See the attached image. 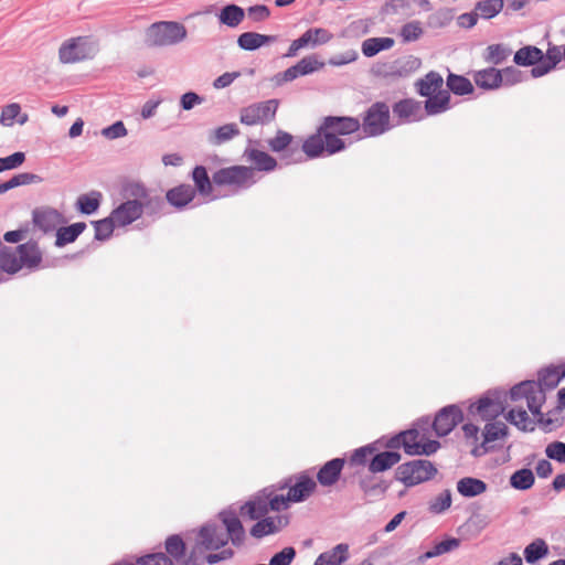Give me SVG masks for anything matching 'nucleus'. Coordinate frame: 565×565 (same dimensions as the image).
Returning <instances> with one entry per match:
<instances>
[{
    "instance_id": "obj_1",
    "label": "nucleus",
    "mask_w": 565,
    "mask_h": 565,
    "mask_svg": "<svg viewBox=\"0 0 565 565\" xmlns=\"http://www.w3.org/2000/svg\"><path fill=\"white\" fill-rule=\"evenodd\" d=\"M220 518L223 525L207 523L199 529L191 553L182 565H199V559L206 552L224 547L228 540L235 546H241L244 543L245 530L236 513L223 511L220 513Z\"/></svg>"
},
{
    "instance_id": "obj_2",
    "label": "nucleus",
    "mask_w": 565,
    "mask_h": 565,
    "mask_svg": "<svg viewBox=\"0 0 565 565\" xmlns=\"http://www.w3.org/2000/svg\"><path fill=\"white\" fill-rule=\"evenodd\" d=\"M565 376V369L563 367H547L540 372L539 382L525 381L510 391V396L513 402L524 399L529 411L533 416L541 420V407L545 402V390H553Z\"/></svg>"
},
{
    "instance_id": "obj_3",
    "label": "nucleus",
    "mask_w": 565,
    "mask_h": 565,
    "mask_svg": "<svg viewBox=\"0 0 565 565\" xmlns=\"http://www.w3.org/2000/svg\"><path fill=\"white\" fill-rule=\"evenodd\" d=\"M186 39V26L179 21H158L145 31V43L151 49L177 46Z\"/></svg>"
},
{
    "instance_id": "obj_4",
    "label": "nucleus",
    "mask_w": 565,
    "mask_h": 565,
    "mask_svg": "<svg viewBox=\"0 0 565 565\" xmlns=\"http://www.w3.org/2000/svg\"><path fill=\"white\" fill-rule=\"evenodd\" d=\"M420 66V60L408 55L398 57L394 61L377 62L371 67V74L374 77L396 82L405 78L416 72Z\"/></svg>"
},
{
    "instance_id": "obj_5",
    "label": "nucleus",
    "mask_w": 565,
    "mask_h": 565,
    "mask_svg": "<svg viewBox=\"0 0 565 565\" xmlns=\"http://www.w3.org/2000/svg\"><path fill=\"white\" fill-rule=\"evenodd\" d=\"M97 52L98 44L90 36H76L62 43L58 58L63 64H74L93 58Z\"/></svg>"
},
{
    "instance_id": "obj_6",
    "label": "nucleus",
    "mask_w": 565,
    "mask_h": 565,
    "mask_svg": "<svg viewBox=\"0 0 565 565\" xmlns=\"http://www.w3.org/2000/svg\"><path fill=\"white\" fill-rule=\"evenodd\" d=\"M437 473L435 466L425 459H416L401 465L396 470L399 481L411 487L431 479Z\"/></svg>"
},
{
    "instance_id": "obj_7",
    "label": "nucleus",
    "mask_w": 565,
    "mask_h": 565,
    "mask_svg": "<svg viewBox=\"0 0 565 565\" xmlns=\"http://www.w3.org/2000/svg\"><path fill=\"white\" fill-rule=\"evenodd\" d=\"M278 106V99H268L250 104L241 109L239 121L246 126L269 124L275 119Z\"/></svg>"
},
{
    "instance_id": "obj_8",
    "label": "nucleus",
    "mask_w": 565,
    "mask_h": 565,
    "mask_svg": "<svg viewBox=\"0 0 565 565\" xmlns=\"http://www.w3.org/2000/svg\"><path fill=\"white\" fill-rule=\"evenodd\" d=\"M213 182L217 185L248 188L256 182L255 171L244 166L223 168L213 174Z\"/></svg>"
},
{
    "instance_id": "obj_9",
    "label": "nucleus",
    "mask_w": 565,
    "mask_h": 565,
    "mask_svg": "<svg viewBox=\"0 0 565 565\" xmlns=\"http://www.w3.org/2000/svg\"><path fill=\"white\" fill-rule=\"evenodd\" d=\"M390 128V108L385 103H375L366 111L363 129L369 136H379Z\"/></svg>"
},
{
    "instance_id": "obj_10",
    "label": "nucleus",
    "mask_w": 565,
    "mask_h": 565,
    "mask_svg": "<svg viewBox=\"0 0 565 565\" xmlns=\"http://www.w3.org/2000/svg\"><path fill=\"white\" fill-rule=\"evenodd\" d=\"M462 420V412L456 405L444 407L435 417L434 430L440 437L448 435Z\"/></svg>"
},
{
    "instance_id": "obj_11",
    "label": "nucleus",
    "mask_w": 565,
    "mask_h": 565,
    "mask_svg": "<svg viewBox=\"0 0 565 565\" xmlns=\"http://www.w3.org/2000/svg\"><path fill=\"white\" fill-rule=\"evenodd\" d=\"M117 226H126L141 216V200L132 199L121 203L109 215Z\"/></svg>"
},
{
    "instance_id": "obj_12",
    "label": "nucleus",
    "mask_w": 565,
    "mask_h": 565,
    "mask_svg": "<svg viewBox=\"0 0 565 565\" xmlns=\"http://www.w3.org/2000/svg\"><path fill=\"white\" fill-rule=\"evenodd\" d=\"M471 413L478 415L483 420H492L504 412V405L498 394L487 395L471 406Z\"/></svg>"
},
{
    "instance_id": "obj_13",
    "label": "nucleus",
    "mask_w": 565,
    "mask_h": 565,
    "mask_svg": "<svg viewBox=\"0 0 565 565\" xmlns=\"http://www.w3.org/2000/svg\"><path fill=\"white\" fill-rule=\"evenodd\" d=\"M508 435V426L501 422H490L486 424L482 436L483 441L472 450L473 456H482L487 454L491 446L490 444L503 439Z\"/></svg>"
},
{
    "instance_id": "obj_14",
    "label": "nucleus",
    "mask_w": 565,
    "mask_h": 565,
    "mask_svg": "<svg viewBox=\"0 0 565 565\" xmlns=\"http://www.w3.org/2000/svg\"><path fill=\"white\" fill-rule=\"evenodd\" d=\"M288 523L287 515L268 516L254 524L250 529V535L260 539L281 531Z\"/></svg>"
},
{
    "instance_id": "obj_15",
    "label": "nucleus",
    "mask_w": 565,
    "mask_h": 565,
    "mask_svg": "<svg viewBox=\"0 0 565 565\" xmlns=\"http://www.w3.org/2000/svg\"><path fill=\"white\" fill-rule=\"evenodd\" d=\"M323 129H329L337 135H350L360 128V121L353 117H326Z\"/></svg>"
},
{
    "instance_id": "obj_16",
    "label": "nucleus",
    "mask_w": 565,
    "mask_h": 565,
    "mask_svg": "<svg viewBox=\"0 0 565 565\" xmlns=\"http://www.w3.org/2000/svg\"><path fill=\"white\" fill-rule=\"evenodd\" d=\"M245 10L234 3L226 4L218 10L216 18L220 24L236 29L245 19Z\"/></svg>"
},
{
    "instance_id": "obj_17",
    "label": "nucleus",
    "mask_w": 565,
    "mask_h": 565,
    "mask_svg": "<svg viewBox=\"0 0 565 565\" xmlns=\"http://www.w3.org/2000/svg\"><path fill=\"white\" fill-rule=\"evenodd\" d=\"M277 41L276 35H266L257 32H244L237 38V45L245 51H255L264 45Z\"/></svg>"
},
{
    "instance_id": "obj_18",
    "label": "nucleus",
    "mask_w": 565,
    "mask_h": 565,
    "mask_svg": "<svg viewBox=\"0 0 565 565\" xmlns=\"http://www.w3.org/2000/svg\"><path fill=\"white\" fill-rule=\"evenodd\" d=\"M344 467V460L340 458L332 459L324 463L318 471L317 479L321 486L330 487L334 484Z\"/></svg>"
},
{
    "instance_id": "obj_19",
    "label": "nucleus",
    "mask_w": 565,
    "mask_h": 565,
    "mask_svg": "<svg viewBox=\"0 0 565 565\" xmlns=\"http://www.w3.org/2000/svg\"><path fill=\"white\" fill-rule=\"evenodd\" d=\"M349 558V545L340 543L330 551L321 553L313 565H341Z\"/></svg>"
},
{
    "instance_id": "obj_20",
    "label": "nucleus",
    "mask_w": 565,
    "mask_h": 565,
    "mask_svg": "<svg viewBox=\"0 0 565 565\" xmlns=\"http://www.w3.org/2000/svg\"><path fill=\"white\" fill-rule=\"evenodd\" d=\"M15 249L19 256L21 267H36L42 260L41 252L38 247V244L34 242L21 244Z\"/></svg>"
},
{
    "instance_id": "obj_21",
    "label": "nucleus",
    "mask_w": 565,
    "mask_h": 565,
    "mask_svg": "<svg viewBox=\"0 0 565 565\" xmlns=\"http://www.w3.org/2000/svg\"><path fill=\"white\" fill-rule=\"evenodd\" d=\"M473 79L477 86L481 88L494 89L503 83V75L501 71L490 67L476 72Z\"/></svg>"
},
{
    "instance_id": "obj_22",
    "label": "nucleus",
    "mask_w": 565,
    "mask_h": 565,
    "mask_svg": "<svg viewBox=\"0 0 565 565\" xmlns=\"http://www.w3.org/2000/svg\"><path fill=\"white\" fill-rule=\"evenodd\" d=\"M395 44L394 39L383 38H369L361 44L362 54L366 57H373L382 51L391 50Z\"/></svg>"
},
{
    "instance_id": "obj_23",
    "label": "nucleus",
    "mask_w": 565,
    "mask_h": 565,
    "mask_svg": "<svg viewBox=\"0 0 565 565\" xmlns=\"http://www.w3.org/2000/svg\"><path fill=\"white\" fill-rule=\"evenodd\" d=\"M488 489V486L484 481L472 478V477H465L461 478L457 482V491L466 498H472L480 495L484 493Z\"/></svg>"
},
{
    "instance_id": "obj_24",
    "label": "nucleus",
    "mask_w": 565,
    "mask_h": 565,
    "mask_svg": "<svg viewBox=\"0 0 565 565\" xmlns=\"http://www.w3.org/2000/svg\"><path fill=\"white\" fill-rule=\"evenodd\" d=\"M316 489V482L308 477H300L295 486L288 490V497L291 502H300L308 498Z\"/></svg>"
},
{
    "instance_id": "obj_25",
    "label": "nucleus",
    "mask_w": 565,
    "mask_h": 565,
    "mask_svg": "<svg viewBox=\"0 0 565 565\" xmlns=\"http://www.w3.org/2000/svg\"><path fill=\"white\" fill-rule=\"evenodd\" d=\"M102 200L103 194L99 191L81 194L76 200V209L82 214L92 215L99 209Z\"/></svg>"
},
{
    "instance_id": "obj_26",
    "label": "nucleus",
    "mask_w": 565,
    "mask_h": 565,
    "mask_svg": "<svg viewBox=\"0 0 565 565\" xmlns=\"http://www.w3.org/2000/svg\"><path fill=\"white\" fill-rule=\"evenodd\" d=\"M194 198V189L189 184H181L167 193L169 203L177 207H183Z\"/></svg>"
},
{
    "instance_id": "obj_27",
    "label": "nucleus",
    "mask_w": 565,
    "mask_h": 565,
    "mask_svg": "<svg viewBox=\"0 0 565 565\" xmlns=\"http://www.w3.org/2000/svg\"><path fill=\"white\" fill-rule=\"evenodd\" d=\"M32 218L36 227L44 232H50L56 225L58 212L54 209L34 210Z\"/></svg>"
},
{
    "instance_id": "obj_28",
    "label": "nucleus",
    "mask_w": 565,
    "mask_h": 565,
    "mask_svg": "<svg viewBox=\"0 0 565 565\" xmlns=\"http://www.w3.org/2000/svg\"><path fill=\"white\" fill-rule=\"evenodd\" d=\"M401 460V455L395 451H384L375 455L370 462L369 469L372 472H382Z\"/></svg>"
},
{
    "instance_id": "obj_29",
    "label": "nucleus",
    "mask_w": 565,
    "mask_h": 565,
    "mask_svg": "<svg viewBox=\"0 0 565 565\" xmlns=\"http://www.w3.org/2000/svg\"><path fill=\"white\" fill-rule=\"evenodd\" d=\"M248 161H250L255 168L259 171H273L277 167L275 158L269 156L267 152L250 149L245 152Z\"/></svg>"
},
{
    "instance_id": "obj_30",
    "label": "nucleus",
    "mask_w": 565,
    "mask_h": 565,
    "mask_svg": "<svg viewBox=\"0 0 565 565\" xmlns=\"http://www.w3.org/2000/svg\"><path fill=\"white\" fill-rule=\"evenodd\" d=\"M269 511L268 500L266 497H258L241 507L242 515H246L252 520L263 518Z\"/></svg>"
},
{
    "instance_id": "obj_31",
    "label": "nucleus",
    "mask_w": 565,
    "mask_h": 565,
    "mask_svg": "<svg viewBox=\"0 0 565 565\" xmlns=\"http://www.w3.org/2000/svg\"><path fill=\"white\" fill-rule=\"evenodd\" d=\"M86 223L77 222L66 227H61L56 233L55 245L62 247L66 244L73 243L85 231Z\"/></svg>"
},
{
    "instance_id": "obj_32",
    "label": "nucleus",
    "mask_w": 565,
    "mask_h": 565,
    "mask_svg": "<svg viewBox=\"0 0 565 565\" xmlns=\"http://www.w3.org/2000/svg\"><path fill=\"white\" fill-rule=\"evenodd\" d=\"M443 84L444 79L440 74L437 72H429L417 83L418 92L422 96H430L433 94H437L438 92H443Z\"/></svg>"
},
{
    "instance_id": "obj_33",
    "label": "nucleus",
    "mask_w": 565,
    "mask_h": 565,
    "mask_svg": "<svg viewBox=\"0 0 565 565\" xmlns=\"http://www.w3.org/2000/svg\"><path fill=\"white\" fill-rule=\"evenodd\" d=\"M427 97L425 109L428 115H437L449 108L450 95L448 90L438 92Z\"/></svg>"
},
{
    "instance_id": "obj_34",
    "label": "nucleus",
    "mask_w": 565,
    "mask_h": 565,
    "mask_svg": "<svg viewBox=\"0 0 565 565\" xmlns=\"http://www.w3.org/2000/svg\"><path fill=\"white\" fill-rule=\"evenodd\" d=\"M503 7V0H481L476 3L475 10L480 19L489 20L498 15Z\"/></svg>"
},
{
    "instance_id": "obj_35",
    "label": "nucleus",
    "mask_w": 565,
    "mask_h": 565,
    "mask_svg": "<svg viewBox=\"0 0 565 565\" xmlns=\"http://www.w3.org/2000/svg\"><path fill=\"white\" fill-rule=\"evenodd\" d=\"M509 481L513 489L525 491L533 487L535 477L531 469L522 468L513 472Z\"/></svg>"
},
{
    "instance_id": "obj_36",
    "label": "nucleus",
    "mask_w": 565,
    "mask_h": 565,
    "mask_svg": "<svg viewBox=\"0 0 565 565\" xmlns=\"http://www.w3.org/2000/svg\"><path fill=\"white\" fill-rule=\"evenodd\" d=\"M507 420L523 431L533 430L534 424L527 415L523 406L512 408L508 415Z\"/></svg>"
},
{
    "instance_id": "obj_37",
    "label": "nucleus",
    "mask_w": 565,
    "mask_h": 565,
    "mask_svg": "<svg viewBox=\"0 0 565 565\" xmlns=\"http://www.w3.org/2000/svg\"><path fill=\"white\" fill-rule=\"evenodd\" d=\"M541 60H543V52L536 46H524L514 54V62L522 66L534 65Z\"/></svg>"
},
{
    "instance_id": "obj_38",
    "label": "nucleus",
    "mask_w": 565,
    "mask_h": 565,
    "mask_svg": "<svg viewBox=\"0 0 565 565\" xmlns=\"http://www.w3.org/2000/svg\"><path fill=\"white\" fill-rule=\"evenodd\" d=\"M0 268L9 274L19 271L22 267L19 262L17 249L2 247L0 250Z\"/></svg>"
},
{
    "instance_id": "obj_39",
    "label": "nucleus",
    "mask_w": 565,
    "mask_h": 565,
    "mask_svg": "<svg viewBox=\"0 0 565 565\" xmlns=\"http://www.w3.org/2000/svg\"><path fill=\"white\" fill-rule=\"evenodd\" d=\"M460 545V541L456 537H450L436 543L430 550L424 553L419 559L426 561L433 557H437L456 550Z\"/></svg>"
},
{
    "instance_id": "obj_40",
    "label": "nucleus",
    "mask_w": 565,
    "mask_h": 565,
    "mask_svg": "<svg viewBox=\"0 0 565 565\" xmlns=\"http://www.w3.org/2000/svg\"><path fill=\"white\" fill-rule=\"evenodd\" d=\"M548 554V546L543 539H536L524 548V558L533 564Z\"/></svg>"
},
{
    "instance_id": "obj_41",
    "label": "nucleus",
    "mask_w": 565,
    "mask_h": 565,
    "mask_svg": "<svg viewBox=\"0 0 565 565\" xmlns=\"http://www.w3.org/2000/svg\"><path fill=\"white\" fill-rule=\"evenodd\" d=\"M419 109V105L414 100L404 99L395 104L393 113L405 121H414Z\"/></svg>"
},
{
    "instance_id": "obj_42",
    "label": "nucleus",
    "mask_w": 565,
    "mask_h": 565,
    "mask_svg": "<svg viewBox=\"0 0 565 565\" xmlns=\"http://www.w3.org/2000/svg\"><path fill=\"white\" fill-rule=\"evenodd\" d=\"M302 150L309 158L319 157L324 152L323 138L320 129L317 134L305 140Z\"/></svg>"
},
{
    "instance_id": "obj_43",
    "label": "nucleus",
    "mask_w": 565,
    "mask_h": 565,
    "mask_svg": "<svg viewBox=\"0 0 565 565\" xmlns=\"http://www.w3.org/2000/svg\"><path fill=\"white\" fill-rule=\"evenodd\" d=\"M447 86L456 95H466L473 90V86L468 78L455 74L448 75Z\"/></svg>"
},
{
    "instance_id": "obj_44",
    "label": "nucleus",
    "mask_w": 565,
    "mask_h": 565,
    "mask_svg": "<svg viewBox=\"0 0 565 565\" xmlns=\"http://www.w3.org/2000/svg\"><path fill=\"white\" fill-rule=\"evenodd\" d=\"M192 178L195 183V186L200 194L209 195L212 192V183L207 175L206 169L202 166H198L194 168L192 172Z\"/></svg>"
},
{
    "instance_id": "obj_45",
    "label": "nucleus",
    "mask_w": 565,
    "mask_h": 565,
    "mask_svg": "<svg viewBox=\"0 0 565 565\" xmlns=\"http://www.w3.org/2000/svg\"><path fill=\"white\" fill-rule=\"evenodd\" d=\"M320 130L323 138L324 152L328 154H333L344 149V142L338 137L337 134L329 129H323V125H321Z\"/></svg>"
},
{
    "instance_id": "obj_46",
    "label": "nucleus",
    "mask_w": 565,
    "mask_h": 565,
    "mask_svg": "<svg viewBox=\"0 0 565 565\" xmlns=\"http://www.w3.org/2000/svg\"><path fill=\"white\" fill-rule=\"evenodd\" d=\"M424 33L419 21H411L404 24L399 30V36L405 43L417 41Z\"/></svg>"
},
{
    "instance_id": "obj_47",
    "label": "nucleus",
    "mask_w": 565,
    "mask_h": 565,
    "mask_svg": "<svg viewBox=\"0 0 565 565\" xmlns=\"http://www.w3.org/2000/svg\"><path fill=\"white\" fill-rule=\"evenodd\" d=\"M93 225L95 227V239L97 241L108 239L113 235L115 226H117L110 216L95 221Z\"/></svg>"
},
{
    "instance_id": "obj_48",
    "label": "nucleus",
    "mask_w": 565,
    "mask_h": 565,
    "mask_svg": "<svg viewBox=\"0 0 565 565\" xmlns=\"http://www.w3.org/2000/svg\"><path fill=\"white\" fill-rule=\"evenodd\" d=\"M301 76L312 74L324 66V62L319 61L316 55H309L301 58L297 64Z\"/></svg>"
},
{
    "instance_id": "obj_49",
    "label": "nucleus",
    "mask_w": 565,
    "mask_h": 565,
    "mask_svg": "<svg viewBox=\"0 0 565 565\" xmlns=\"http://www.w3.org/2000/svg\"><path fill=\"white\" fill-rule=\"evenodd\" d=\"M451 505V492L444 490L429 502V511L435 514L445 512Z\"/></svg>"
},
{
    "instance_id": "obj_50",
    "label": "nucleus",
    "mask_w": 565,
    "mask_h": 565,
    "mask_svg": "<svg viewBox=\"0 0 565 565\" xmlns=\"http://www.w3.org/2000/svg\"><path fill=\"white\" fill-rule=\"evenodd\" d=\"M239 130L236 124H226L214 130V137L212 142L221 145L237 136Z\"/></svg>"
},
{
    "instance_id": "obj_51",
    "label": "nucleus",
    "mask_w": 565,
    "mask_h": 565,
    "mask_svg": "<svg viewBox=\"0 0 565 565\" xmlns=\"http://www.w3.org/2000/svg\"><path fill=\"white\" fill-rule=\"evenodd\" d=\"M451 20V11L448 9H440L428 17L427 25L429 28L439 29L449 24Z\"/></svg>"
},
{
    "instance_id": "obj_52",
    "label": "nucleus",
    "mask_w": 565,
    "mask_h": 565,
    "mask_svg": "<svg viewBox=\"0 0 565 565\" xmlns=\"http://www.w3.org/2000/svg\"><path fill=\"white\" fill-rule=\"evenodd\" d=\"M166 550L170 556L179 559L184 555L185 544L179 535H171L166 541Z\"/></svg>"
},
{
    "instance_id": "obj_53",
    "label": "nucleus",
    "mask_w": 565,
    "mask_h": 565,
    "mask_svg": "<svg viewBox=\"0 0 565 565\" xmlns=\"http://www.w3.org/2000/svg\"><path fill=\"white\" fill-rule=\"evenodd\" d=\"M510 54V51L501 44H492L487 47L486 60L493 64L502 63Z\"/></svg>"
},
{
    "instance_id": "obj_54",
    "label": "nucleus",
    "mask_w": 565,
    "mask_h": 565,
    "mask_svg": "<svg viewBox=\"0 0 565 565\" xmlns=\"http://www.w3.org/2000/svg\"><path fill=\"white\" fill-rule=\"evenodd\" d=\"M411 0H390L383 7L385 14H408Z\"/></svg>"
},
{
    "instance_id": "obj_55",
    "label": "nucleus",
    "mask_w": 565,
    "mask_h": 565,
    "mask_svg": "<svg viewBox=\"0 0 565 565\" xmlns=\"http://www.w3.org/2000/svg\"><path fill=\"white\" fill-rule=\"evenodd\" d=\"M292 136L286 131L279 130L275 138L268 141L270 149L275 152L286 150L292 142Z\"/></svg>"
},
{
    "instance_id": "obj_56",
    "label": "nucleus",
    "mask_w": 565,
    "mask_h": 565,
    "mask_svg": "<svg viewBox=\"0 0 565 565\" xmlns=\"http://www.w3.org/2000/svg\"><path fill=\"white\" fill-rule=\"evenodd\" d=\"M360 487L367 497L383 495L387 489L386 484L374 480H362Z\"/></svg>"
},
{
    "instance_id": "obj_57",
    "label": "nucleus",
    "mask_w": 565,
    "mask_h": 565,
    "mask_svg": "<svg viewBox=\"0 0 565 565\" xmlns=\"http://www.w3.org/2000/svg\"><path fill=\"white\" fill-rule=\"evenodd\" d=\"M547 458L561 463H565V443L552 441L545 448Z\"/></svg>"
},
{
    "instance_id": "obj_58",
    "label": "nucleus",
    "mask_w": 565,
    "mask_h": 565,
    "mask_svg": "<svg viewBox=\"0 0 565 565\" xmlns=\"http://www.w3.org/2000/svg\"><path fill=\"white\" fill-rule=\"evenodd\" d=\"M25 161L24 152L18 151L8 157L0 158V172L20 167Z\"/></svg>"
},
{
    "instance_id": "obj_59",
    "label": "nucleus",
    "mask_w": 565,
    "mask_h": 565,
    "mask_svg": "<svg viewBox=\"0 0 565 565\" xmlns=\"http://www.w3.org/2000/svg\"><path fill=\"white\" fill-rule=\"evenodd\" d=\"M295 556L296 551L294 547H285L270 558L269 565H290Z\"/></svg>"
},
{
    "instance_id": "obj_60",
    "label": "nucleus",
    "mask_w": 565,
    "mask_h": 565,
    "mask_svg": "<svg viewBox=\"0 0 565 565\" xmlns=\"http://www.w3.org/2000/svg\"><path fill=\"white\" fill-rule=\"evenodd\" d=\"M439 447H440V444L436 440H429L424 444L419 443L418 445L408 446L409 449H413V450L408 451V455H411V456H414V455L429 456V455H433L434 452H436Z\"/></svg>"
},
{
    "instance_id": "obj_61",
    "label": "nucleus",
    "mask_w": 565,
    "mask_h": 565,
    "mask_svg": "<svg viewBox=\"0 0 565 565\" xmlns=\"http://www.w3.org/2000/svg\"><path fill=\"white\" fill-rule=\"evenodd\" d=\"M21 113V107L17 103L9 104L2 108L1 121L6 126H12Z\"/></svg>"
},
{
    "instance_id": "obj_62",
    "label": "nucleus",
    "mask_w": 565,
    "mask_h": 565,
    "mask_svg": "<svg viewBox=\"0 0 565 565\" xmlns=\"http://www.w3.org/2000/svg\"><path fill=\"white\" fill-rule=\"evenodd\" d=\"M121 195L124 199L131 200L141 198V183L135 181H125L121 186Z\"/></svg>"
},
{
    "instance_id": "obj_63",
    "label": "nucleus",
    "mask_w": 565,
    "mask_h": 565,
    "mask_svg": "<svg viewBox=\"0 0 565 565\" xmlns=\"http://www.w3.org/2000/svg\"><path fill=\"white\" fill-rule=\"evenodd\" d=\"M355 50H348L329 58L328 64L332 66H343L354 62L358 58Z\"/></svg>"
},
{
    "instance_id": "obj_64",
    "label": "nucleus",
    "mask_w": 565,
    "mask_h": 565,
    "mask_svg": "<svg viewBox=\"0 0 565 565\" xmlns=\"http://www.w3.org/2000/svg\"><path fill=\"white\" fill-rule=\"evenodd\" d=\"M102 135L107 139H117L127 135V129L122 121H116L113 125L103 128Z\"/></svg>"
}]
</instances>
